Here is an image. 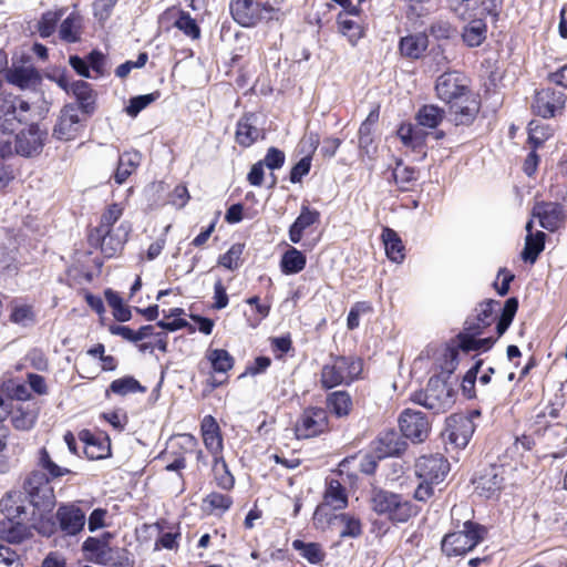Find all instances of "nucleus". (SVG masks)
I'll return each instance as SVG.
<instances>
[{"instance_id":"nucleus-59","label":"nucleus","mask_w":567,"mask_h":567,"mask_svg":"<svg viewBox=\"0 0 567 567\" xmlns=\"http://www.w3.org/2000/svg\"><path fill=\"white\" fill-rule=\"evenodd\" d=\"M339 29L340 32L348 38L352 45H355L358 40L362 37L361 28L350 19H340Z\"/></svg>"},{"instance_id":"nucleus-20","label":"nucleus","mask_w":567,"mask_h":567,"mask_svg":"<svg viewBox=\"0 0 567 567\" xmlns=\"http://www.w3.org/2000/svg\"><path fill=\"white\" fill-rule=\"evenodd\" d=\"M476 492L486 498L497 495L504 485V468L492 465L484 471L475 481Z\"/></svg>"},{"instance_id":"nucleus-58","label":"nucleus","mask_w":567,"mask_h":567,"mask_svg":"<svg viewBox=\"0 0 567 567\" xmlns=\"http://www.w3.org/2000/svg\"><path fill=\"white\" fill-rule=\"evenodd\" d=\"M483 364L482 360H478L464 375L462 381V391L467 399L475 396V381L477 373Z\"/></svg>"},{"instance_id":"nucleus-53","label":"nucleus","mask_w":567,"mask_h":567,"mask_svg":"<svg viewBox=\"0 0 567 567\" xmlns=\"http://www.w3.org/2000/svg\"><path fill=\"white\" fill-rule=\"evenodd\" d=\"M128 236L127 229L124 227V225H121L116 234L112 233V241L106 247L103 246V237H99L101 241V249L107 257L114 256L118 250L122 249L124 243L126 241Z\"/></svg>"},{"instance_id":"nucleus-50","label":"nucleus","mask_w":567,"mask_h":567,"mask_svg":"<svg viewBox=\"0 0 567 567\" xmlns=\"http://www.w3.org/2000/svg\"><path fill=\"white\" fill-rule=\"evenodd\" d=\"M398 136L405 146L417 148L423 145L424 136L421 130L414 127L412 124L401 125L398 130Z\"/></svg>"},{"instance_id":"nucleus-37","label":"nucleus","mask_w":567,"mask_h":567,"mask_svg":"<svg viewBox=\"0 0 567 567\" xmlns=\"http://www.w3.org/2000/svg\"><path fill=\"white\" fill-rule=\"evenodd\" d=\"M79 101L80 111L90 114L94 110V99L90 84L83 80L74 81L71 84V90Z\"/></svg>"},{"instance_id":"nucleus-38","label":"nucleus","mask_w":567,"mask_h":567,"mask_svg":"<svg viewBox=\"0 0 567 567\" xmlns=\"http://www.w3.org/2000/svg\"><path fill=\"white\" fill-rule=\"evenodd\" d=\"M140 162L141 155L137 152H126L122 154L114 174L115 182L120 185L123 184L140 165Z\"/></svg>"},{"instance_id":"nucleus-34","label":"nucleus","mask_w":567,"mask_h":567,"mask_svg":"<svg viewBox=\"0 0 567 567\" xmlns=\"http://www.w3.org/2000/svg\"><path fill=\"white\" fill-rule=\"evenodd\" d=\"M307 258L303 252L295 247H290L281 257L280 268L286 275H293L302 271L306 267Z\"/></svg>"},{"instance_id":"nucleus-35","label":"nucleus","mask_w":567,"mask_h":567,"mask_svg":"<svg viewBox=\"0 0 567 567\" xmlns=\"http://www.w3.org/2000/svg\"><path fill=\"white\" fill-rule=\"evenodd\" d=\"M427 48V38L424 34H413L401 39L400 52L402 55L419 59Z\"/></svg>"},{"instance_id":"nucleus-60","label":"nucleus","mask_w":567,"mask_h":567,"mask_svg":"<svg viewBox=\"0 0 567 567\" xmlns=\"http://www.w3.org/2000/svg\"><path fill=\"white\" fill-rule=\"evenodd\" d=\"M206 449L213 454L214 457L220 456L223 451V439L220 432L202 434Z\"/></svg>"},{"instance_id":"nucleus-11","label":"nucleus","mask_w":567,"mask_h":567,"mask_svg":"<svg viewBox=\"0 0 567 567\" xmlns=\"http://www.w3.org/2000/svg\"><path fill=\"white\" fill-rule=\"evenodd\" d=\"M81 113L80 107L75 104L64 105L56 118L52 136L65 142L76 138L84 127Z\"/></svg>"},{"instance_id":"nucleus-62","label":"nucleus","mask_w":567,"mask_h":567,"mask_svg":"<svg viewBox=\"0 0 567 567\" xmlns=\"http://www.w3.org/2000/svg\"><path fill=\"white\" fill-rule=\"evenodd\" d=\"M311 167V156L307 155L302 157L290 172V182L296 184L299 183L303 176H306Z\"/></svg>"},{"instance_id":"nucleus-13","label":"nucleus","mask_w":567,"mask_h":567,"mask_svg":"<svg viewBox=\"0 0 567 567\" xmlns=\"http://www.w3.org/2000/svg\"><path fill=\"white\" fill-rule=\"evenodd\" d=\"M565 103L566 96L563 92L545 87L535 92L532 110L538 116L550 118L563 112Z\"/></svg>"},{"instance_id":"nucleus-18","label":"nucleus","mask_w":567,"mask_h":567,"mask_svg":"<svg viewBox=\"0 0 567 567\" xmlns=\"http://www.w3.org/2000/svg\"><path fill=\"white\" fill-rule=\"evenodd\" d=\"M533 217L539 220L543 228L555 231L565 221V212L563 205L558 203L540 202L533 208Z\"/></svg>"},{"instance_id":"nucleus-47","label":"nucleus","mask_w":567,"mask_h":567,"mask_svg":"<svg viewBox=\"0 0 567 567\" xmlns=\"http://www.w3.org/2000/svg\"><path fill=\"white\" fill-rule=\"evenodd\" d=\"M10 320L13 323H17V324H20L23 327L34 323L35 313L33 311V307L31 305L19 303L17 301H13L11 303Z\"/></svg>"},{"instance_id":"nucleus-61","label":"nucleus","mask_w":567,"mask_h":567,"mask_svg":"<svg viewBox=\"0 0 567 567\" xmlns=\"http://www.w3.org/2000/svg\"><path fill=\"white\" fill-rule=\"evenodd\" d=\"M147 60H148L147 53L142 52L138 54L136 61H126V62L120 64L115 70V74H116V76L122 78V79L126 78L130 74V72L132 71V69L143 68L146 64Z\"/></svg>"},{"instance_id":"nucleus-43","label":"nucleus","mask_w":567,"mask_h":567,"mask_svg":"<svg viewBox=\"0 0 567 567\" xmlns=\"http://www.w3.org/2000/svg\"><path fill=\"white\" fill-rule=\"evenodd\" d=\"M65 13V9L44 12L38 21V32L41 38H49L56 31V25Z\"/></svg>"},{"instance_id":"nucleus-8","label":"nucleus","mask_w":567,"mask_h":567,"mask_svg":"<svg viewBox=\"0 0 567 567\" xmlns=\"http://www.w3.org/2000/svg\"><path fill=\"white\" fill-rule=\"evenodd\" d=\"M413 401L434 413H444L455 402V392L440 377L430 378L424 391L414 393Z\"/></svg>"},{"instance_id":"nucleus-52","label":"nucleus","mask_w":567,"mask_h":567,"mask_svg":"<svg viewBox=\"0 0 567 567\" xmlns=\"http://www.w3.org/2000/svg\"><path fill=\"white\" fill-rule=\"evenodd\" d=\"M174 25L192 39H198L200 35V29L195 19L183 10L178 11V19L175 21Z\"/></svg>"},{"instance_id":"nucleus-19","label":"nucleus","mask_w":567,"mask_h":567,"mask_svg":"<svg viewBox=\"0 0 567 567\" xmlns=\"http://www.w3.org/2000/svg\"><path fill=\"white\" fill-rule=\"evenodd\" d=\"M498 305V301L495 300L480 303L475 309L476 315L466 319L464 332L482 334L496 320L495 307Z\"/></svg>"},{"instance_id":"nucleus-5","label":"nucleus","mask_w":567,"mask_h":567,"mask_svg":"<svg viewBox=\"0 0 567 567\" xmlns=\"http://www.w3.org/2000/svg\"><path fill=\"white\" fill-rule=\"evenodd\" d=\"M362 361L355 357H331L321 369L320 383L323 389L349 384L362 373Z\"/></svg>"},{"instance_id":"nucleus-21","label":"nucleus","mask_w":567,"mask_h":567,"mask_svg":"<svg viewBox=\"0 0 567 567\" xmlns=\"http://www.w3.org/2000/svg\"><path fill=\"white\" fill-rule=\"evenodd\" d=\"M544 444L551 451L548 453L554 458H560L567 453V426L556 423L546 426L540 434Z\"/></svg>"},{"instance_id":"nucleus-51","label":"nucleus","mask_w":567,"mask_h":567,"mask_svg":"<svg viewBox=\"0 0 567 567\" xmlns=\"http://www.w3.org/2000/svg\"><path fill=\"white\" fill-rule=\"evenodd\" d=\"M37 421V413L33 409L19 408L12 412L11 422L14 429L28 431L33 427Z\"/></svg>"},{"instance_id":"nucleus-41","label":"nucleus","mask_w":567,"mask_h":567,"mask_svg":"<svg viewBox=\"0 0 567 567\" xmlns=\"http://www.w3.org/2000/svg\"><path fill=\"white\" fill-rule=\"evenodd\" d=\"M1 507L6 516L4 519L24 520L27 513L20 494H7V496L1 499Z\"/></svg>"},{"instance_id":"nucleus-27","label":"nucleus","mask_w":567,"mask_h":567,"mask_svg":"<svg viewBox=\"0 0 567 567\" xmlns=\"http://www.w3.org/2000/svg\"><path fill=\"white\" fill-rule=\"evenodd\" d=\"M31 535L29 526L24 520L3 519L0 522V539L20 544Z\"/></svg>"},{"instance_id":"nucleus-15","label":"nucleus","mask_w":567,"mask_h":567,"mask_svg":"<svg viewBox=\"0 0 567 567\" xmlns=\"http://www.w3.org/2000/svg\"><path fill=\"white\" fill-rule=\"evenodd\" d=\"M45 138L47 132L39 125L32 124L14 136L16 153L25 157L38 155L43 148Z\"/></svg>"},{"instance_id":"nucleus-23","label":"nucleus","mask_w":567,"mask_h":567,"mask_svg":"<svg viewBox=\"0 0 567 567\" xmlns=\"http://www.w3.org/2000/svg\"><path fill=\"white\" fill-rule=\"evenodd\" d=\"M406 446L405 440L399 433L393 430L385 431L377 441L375 453L379 458L395 456L404 452Z\"/></svg>"},{"instance_id":"nucleus-6","label":"nucleus","mask_w":567,"mask_h":567,"mask_svg":"<svg viewBox=\"0 0 567 567\" xmlns=\"http://www.w3.org/2000/svg\"><path fill=\"white\" fill-rule=\"evenodd\" d=\"M518 309V300L509 298L505 301L501 316L496 323V338H476L477 334L470 332H461L458 334V348L465 352L483 350L492 348L495 341L508 329Z\"/></svg>"},{"instance_id":"nucleus-29","label":"nucleus","mask_w":567,"mask_h":567,"mask_svg":"<svg viewBox=\"0 0 567 567\" xmlns=\"http://www.w3.org/2000/svg\"><path fill=\"white\" fill-rule=\"evenodd\" d=\"M6 79L21 90L33 87L40 81L38 71L32 66L12 68L6 73Z\"/></svg>"},{"instance_id":"nucleus-17","label":"nucleus","mask_w":567,"mask_h":567,"mask_svg":"<svg viewBox=\"0 0 567 567\" xmlns=\"http://www.w3.org/2000/svg\"><path fill=\"white\" fill-rule=\"evenodd\" d=\"M111 534L106 533L102 537H89L83 543L82 549L85 558L96 565L106 566L113 560L112 548L110 547Z\"/></svg>"},{"instance_id":"nucleus-2","label":"nucleus","mask_w":567,"mask_h":567,"mask_svg":"<svg viewBox=\"0 0 567 567\" xmlns=\"http://www.w3.org/2000/svg\"><path fill=\"white\" fill-rule=\"evenodd\" d=\"M38 470H34L24 482V489L29 496L30 503L40 511H50L55 504V496L51 480L59 478L71 471L58 465L45 447L39 450Z\"/></svg>"},{"instance_id":"nucleus-24","label":"nucleus","mask_w":567,"mask_h":567,"mask_svg":"<svg viewBox=\"0 0 567 567\" xmlns=\"http://www.w3.org/2000/svg\"><path fill=\"white\" fill-rule=\"evenodd\" d=\"M79 437L84 443V453L89 458L100 460L110 455L111 446L107 437L96 436L87 430L81 431Z\"/></svg>"},{"instance_id":"nucleus-12","label":"nucleus","mask_w":567,"mask_h":567,"mask_svg":"<svg viewBox=\"0 0 567 567\" xmlns=\"http://www.w3.org/2000/svg\"><path fill=\"white\" fill-rule=\"evenodd\" d=\"M399 426L402 435L413 443L425 441L431 430L426 415L421 411L412 409H405L401 412Z\"/></svg>"},{"instance_id":"nucleus-56","label":"nucleus","mask_w":567,"mask_h":567,"mask_svg":"<svg viewBox=\"0 0 567 567\" xmlns=\"http://www.w3.org/2000/svg\"><path fill=\"white\" fill-rule=\"evenodd\" d=\"M243 250V245H233L224 255L219 257L218 264L229 270L237 269L240 266V256Z\"/></svg>"},{"instance_id":"nucleus-25","label":"nucleus","mask_w":567,"mask_h":567,"mask_svg":"<svg viewBox=\"0 0 567 567\" xmlns=\"http://www.w3.org/2000/svg\"><path fill=\"white\" fill-rule=\"evenodd\" d=\"M261 135V131L257 127V117L255 114H245L237 122L235 138L243 147H249Z\"/></svg>"},{"instance_id":"nucleus-22","label":"nucleus","mask_w":567,"mask_h":567,"mask_svg":"<svg viewBox=\"0 0 567 567\" xmlns=\"http://www.w3.org/2000/svg\"><path fill=\"white\" fill-rule=\"evenodd\" d=\"M61 529L68 535H76L85 525L84 512L75 505H63L56 512Z\"/></svg>"},{"instance_id":"nucleus-46","label":"nucleus","mask_w":567,"mask_h":567,"mask_svg":"<svg viewBox=\"0 0 567 567\" xmlns=\"http://www.w3.org/2000/svg\"><path fill=\"white\" fill-rule=\"evenodd\" d=\"M292 548L310 564H319L324 558V553L321 546L317 543H305L300 539H295L292 542Z\"/></svg>"},{"instance_id":"nucleus-31","label":"nucleus","mask_w":567,"mask_h":567,"mask_svg":"<svg viewBox=\"0 0 567 567\" xmlns=\"http://www.w3.org/2000/svg\"><path fill=\"white\" fill-rule=\"evenodd\" d=\"M82 30V16L76 11H72L65 19L61 21L59 28V37L63 42L75 43L81 40Z\"/></svg>"},{"instance_id":"nucleus-30","label":"nucleus","mask_w":567,"mask_h":567,"mask_svg":"<svg viewBox=\"0 0 567 567\" xmlns=\"http://www.w3.org/2000/svg\"><path fill=\"white\" fill-rule=\"evenodd\" d=\"M330 524L339 528L341 538H357L362 534V524L359 517L350 513L333 515Z\"/></svg>"},{"instance_id":"nucleus-54","label":"nucleus","mask_w":567,"mask_h":567,"mask_svg":"<svg viewBox=\"0 0 567 567\" xmlns=\"http://www.w3.org/2000/svg\"><path fill=\"white\" fill-rule=\"evenodd\" d=\"M158 97L159 92L157 91L150 94L132 97L125 111L130 116L135 117L141 111L147 107L151 103L155 102Z\"/></svg>"},{"instance_id":"nucleus-45","label":"nucleus","mask_w":567,"mask_h":567,"mask_svg":"<svg viewBox=\"0 0 567 567\" xmlns=\"http://www.w3.org/2000/svg\"><path fill=\"white\" fill-rule=\"evenodd\" d=\"M328 406L337 416L342 417L350 413L352 400L346 391H336L328 395Z\"/></svg>"},{"instance_id":"nucleus-10","label":"nucleus","mask_w":567,"mask_h":567,"mask_svg":"<svg viewBox=\"0 0 567 567\" xmlns=\"http://www.w3.org/2000/svg\"><path fill=\"white\" fill-rule=\"evenodd\" d=\"M233 19L241 27L252 28L264 18V13H272L274 8L256 0H230L229 4Z\"/></svg>"},{"instance_id":"nucleus-7","label":"nucleus","mask_w":567,"mask_h":567,"mask_svg":"<svg viewBox=\"0 0 567 567\" xmlns=\"http://www.w3.org/2000/svg\"><path fill=\"white\" fill-rule=\"evenodd\" d=\"M487 530L484 526L465 520L463 529L446 534L442 540V551L449 556H463L485 538Z\"/></svg>"},{"instance_id":"nucleus-55","label":"nucleus","mask_w":567,"mask_h":567,"mask_svg":"<svg viewBox=\"0 0 567 567\" xmlns=\"http://www.w3.org/2000/svg\"><path fill=\"white\" fill-rule=\"evenodd\" d=\"M393 178L401 188H408L417 178V172L413 167L399 162L393 169Z\"/></svg>"},{"instance_id":"nucleus-16","label":"nucleus","mask_w":567,"mask_h":567,"mask_svg":"<svg viewBox=\"0 0 567 567\" xmlns=\"http://www.w3.org/2000/svg\"><path fill=\"white\" fill-rule=\"evenodd\" d=\"M475 429L476 424L464 414H453L447 419V436L450 442L456 447L464 449L468 444Z\"/></svg>"},{"instance_id":"nucleus-49","label":"nucleus","mask_w":567,"mask_h":567,"mask_svg":"<svg viewBox=\"0 0 567 567\" xmlns=\"http://www.w3.org/2000/svg\"><path fill=\"white\" fill-rule=\"evenodd\" d=\"M110 390L118 395H126L128 393L145 392L146 389L133 377H124L114 380L110 384Z\"/></svg>"},{"instance_id":"nucleus-64","label":"nucleus","mask_w":567,"mask_h":567,"mask_svg":"<svg viewBox=\"0 0 567 567\" xmlns=\"http://www.w3.org/2000/svg\"><path fill=\"white\" fill-rule=\"evenodd\" d=\"M0 567H22L16 551L4 545H0Z\"/></svg>"},{"instance_id":"nucleus-36","label":"nucleus","mask_w":567,"mask_h":567,"mask_svg":"<svg viewBox=\"0 0 567 567\" xmlns=\"http://www.w3.org/2000/svg\"><path fill=\"white\" fill-rule=\"evenodd\" d=\"M233 503L231 496L218 492H210L203 499L204 508L208 514L215 516L225 514L231 507Z\"/></svg>"},{"instance_id":"nucleus-39","label":"nucleus","mask_w":567,"mask_h":567,"mask_svg":"<svg viewBox=\"0 0 567 567\" xmlns=\"http://www.w3.org/2000/svg\"><path fill=\"white\" fill-rule=\"evenodd\" d=\"M546 235L543 231H536L535 235H526L525 246L520 254L526 262L534 264L539 254L544 250Z\"/></svg>"},{"instance_id":"nucleus-44","label":"nucleus","mask_w":567,"mask_h":567,"mask_svg":"<svg viewBox=\"0 0 567 567\" xmlns=\"http://www.w3.org/2000/svg\"><path fill=\"white\" fill-rule=\"evenodd\" d=\"M213 473L216 484L226 491L234 487L235 478L230 473L223 455L214 457Z\"/></svg>"},{"instance_id":"nucleus-48","label":"nucleus","mask_w":567,"mask_h":567,"mask_svg":"<svg viewBox=\"0 0 567 567\" xmlns=\"http://www.w3.org/2000/svg\"><path fill=\"white\" fill-rule=\"evenodd\" d=\"M209 360L215 372L225 373L234 365V358L225 349H213L207 351Z\"/></svg>"},{"instance_id":"nucleus-9","label":"nucleus","mask_w":567,"mask_h":567,"mask_svg":"<svg viewBox=\"0 0 567 567\" xmlns=\"http://www.w3.org/2000/svg\"><path fill=\"white\" fill-rule=\"evenodd\" d=\"M30 104L11 93H0V131L14 132L27 122Z\"/></svg>"},{"instance_id":"nucleus-32","label":"nucleus","mask_w":567,"mask_h":567,"mask_svg":"<svg viewBox=\"0 0 567 567\" xmlns=\"http://www.w3.org/2000/svg\"><path fill=\"white\" fill-rule=\"evenodd\" d=\"M123 207L120 204H111L101 216L100 225L96 227L99 237H103V246L112 241V227L122 217Z\"/></svg>"},{"instance_id":"nucleus-3","label":"nucleus","mask_w":567,"mask_h":567,"mask_svg":"<svg viewBox=\"0 0 567 567\" xmlns=\"http://www.w3.org/2000/svg\"><path fill=\"white\" fill-rule=\"evenodd\" d=\"M414 468L420 481L414 492V498L425 502L433 496L434 486L445 480L450 471V463L441 454L423 455L416 460Z\"/></svg>"},{"instance_id":"nucleus-42","label":"nucleus","mask_w":567,"mask_h":567,"mask_svg":"<svg viewBox=\"0 0 567 567\" xmlns=\"http://www.w3.org/2000/svg\"><path fill=\"white\" fill-rule=\"evenodd\" d=\"M486 24L481 19L472 20L463 30V41L471 48L478 47L486 38Z\"/></svg>"},{"instance_id":"nucleus-14","label":"nucleus","mask_w":567,"mask_h":567,"mask_svg":"<svg viewBox=\"0 0 567 567\" xmlns=\"http://www.w3.org/2000/svg\"><path fill=\"white\" fill-rule=\"evenodd\" d=\"M328 429V414L321 408H309L303 411L296 423V435L298 439L317 436Z\"/></svg>"},{"instance_id":"nucleus-4","label":"nucleus","mask_w":567,"mask_h":567,"mask_svg":"<svg viewBox=\"0 0 567 567\" xmlns=\"http://www.w3.org/2000/svg\"><path fill=\"white\" fill-rule=\"evenodd\" d=\"M370 507L379 516H384L393 523H406L417 514L416 507L401 495L373 489L370 496Z\"/></svg>"},{"instance_id":"nucleus-28","label":"nucleus","mask_w":567,"mask_h":567,"mask_svg":"<svg viewBox=\"0 0 567 567\" xmlns=\"http://www.w3.org/2000/svg\"><path fill=\"white\" fill-rule=\"evenodd\" d=\"M348 505L346 489L338 480H330L323 496V503L318 506L317 513L322 512L327 506L332 509H342Z\"/></svg>"},{"instance_id":"nucleus-33","label":"nucleus","mask_w":567,"mask_h":567,"mask_svg":"<svg viewBox=\"0 0 567 567\" xmlns=\"http://www.w3.org/2000/svg\"><path fill=\"white\" fill-rule=\"evenodd\" d=\"M381 237L388 258L398 264L402 262L405 257L404 245L398 233L389 227H385L383 228Z\"/></svg>"},{"instance_id":"nucleus-63","label":"nucleus","mask_w":567,"mask_h":567,"mask_svg":"<svg viewBox=\"0 0 567 567\" xmlns=\"http://www.w3.org/2000/svg\"><path fill=\"white\" fill-rule=\"evenodd\" d=\"M285 153L276 147H270L261 161L270 169H278L285 163Z\"/></svg>"},{"instance_id":"nucleus-26","label":"nucleus","mask_w":567,"mask_h":567,"mask_svg":"<svg viewBox=\"0 0 567 567\" xmlns=\"http://www.w3.org/2000/svg\"><path fill=\"white\" fill-rule=\"evenodd\" d=\"M320 219V213L316 209H310L308 206H302L300 215L293 221L289 228V239L293 244L300 243L302 239L303 231L318 223Z\"/></svg>"},{"instance_id":"nucleus-57","label":"nucleus","mask_w":567,"mask_h":567,"mask_svg":"<svg viewBox=\"0 0 567 567\" xmlns=\"http://www.w3.org/2000/svg\"><path fill=\"white\" fill-rule=\"evenodd\" d=\"M458 349L456 347H446L440 358V368L442 373L452 374L458 364Z\"/></svg>"},{"instance_id":"nucleus-40","label":"nucleus","mask_w":567,"mask_h":567,"mask_svg":"<svg viewBox=\"0 0 567 567\" xmlns=\"http://www.w3.org/2000/svg\"><path fill=\"white\" fill-rule=\"evenodd\" d=\"M445 116L444 110L436 105L430 104L422 106L416 115L415 120L422 127L436 128Z\"/></svg>"},{"instance_id":"nucleus-1","label":"nucleus","mask_w":567,"mask_h":567,"mask_svg":"<svg viewBox=\"0 0 567 567\" xmlns=\"http://www.w3.org/2000/svg\"><path fill=\"white\" fill-rule=\"evenodd\" d=\"M436 94L450 105V113L455 125H467L473 122L478 103L470 90V80L461 72H445L436 80Z\"/></svg>"}]
</instances>
